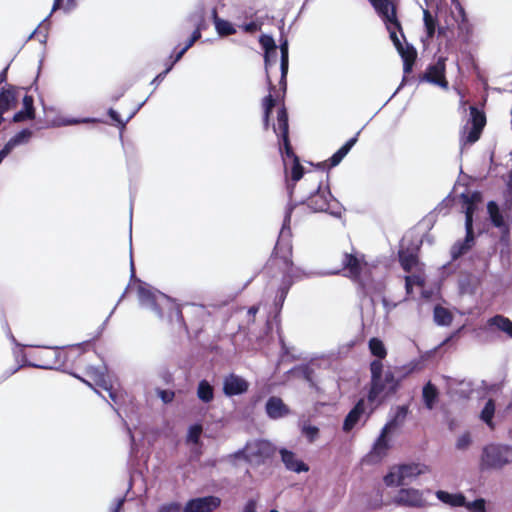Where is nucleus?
<instances>
[{
    "label": "nucleus",
    "instance_id": "79ce46f5",
    "mask_svg": "<svg viewBox=\"0 0 512 512\" xmlns=\"http://www.w3.org/2000/svg\"><path fill=\"white\" fill-rule=\"evenodd\" d=\"M189 48L185 45L184 47H182L181 49H179L178 51H176V49L174 50V52L171 54L170 58L172 59V61L170 62V64L166 67V69L161 72L160 74H158L155 78V80H163L165 78V76L167 75V73L172 69V67L174 66L175 63H177L182 57L183 55L187 52Z\"/></svg>",
    "mask_w": 512,
    "mask_h": 512
},
{
    "label": "nucleus",
    "instance_id": "c03bdc74",
    "mask_svg": "<svg viewBox=\"0 0 512 512\" xmlns=\"http://www.w3.org/2000/svg\"><path fill=\"white\" fill-rule=\"evenodd\" d=\"M277 55H278L277 48H275L274 49V53H271L268 58H264L265 70H266V78H267V82H268V86H269L270 90H274L275 89V85L271 81V78H270V75H269V67L276 64V62H277Z\"/></svg>",
    "mask_w": 512,
    "mask_h": 512
},
{
    "label": "nucleus",
    "instance_id": "2eb2a0df",
    "mask_svg": "<svg viewBox=\"0 0 512 512\" xmlns=\"http://www.w3.org/2000/svg\"><path fill=\"white\" fill-rule=\"evenodd\" d=\"M465 212V230L473 228V215L478 203L482 201V194L479 191L462 193L460 195Z\"/></svg>",
    "mask_w": 512,
    "mask_h": 512
},
{
    "label": "nucleus",
    "instance_id": "bb28decb",
    "mask_svg": "<svg viewBox=\"0 0 512 512\" xmlns=\"http://www.w3.org/2000/svg\"><path fill=\"white\" fill-rule=\"evenodd\" d=\"M474 243V231L473 228L471 230H466L465 239L463 241L456 242L451 248V258L453 260H457L462 255L467 253Z\"/></svg>",
    "mask_w": 512,
    "mask_h": 512
},
{
    "label": "nucleus",
    "instance_id": "b1692460",
    "mask_svg": "<svg viewBox=\"0 0 512 512\" xmlns=\"http://www.w3.org/2000/svg\"><path fill=\"white\" fill-rule=\"evenodd\" d=\"M266 413L271 419H279L289 414L290 410L283 400L276 396H271L265 405Z\"/></svg>",
    "mask_w": 512,
    "mask_h": 512
},
{
    "label": "nucleus",
    "instance_id": "4c0bfd02",
    "mask_svg": "<svg viewBox=\"0 0 512 512\" xmlns=\"http://www.w3.org/2000/svg\"><path fill=\"white\" fill-rule=\"evenodd\" d=\"M453 315L445 307L436 305L434 308V321L441 326H448L452 323Z\"/></svg>",
    "mask_w": 512,
    "mask_h": 512
},
{
    "label": "nucleus",
    "instance_id": "a211bd4d",
    "mask_svg": "<svg viewBox=\"0 0 512 512\" xmlns=\"http://www.w3.org/2000/svg\"><path fill=\"white\" fill-rule=\"evenodd\" d=\"M249 383L236 374H229L223 382V392L226 396L232 397L244 394L248 391Z\"/></svg>",
    "mask_w": 512,
    "mask_h": 512
},
{
    "label": "nucleus",
    "instance_id": "6ab92c4d",
    "mask_svg": "<svg viewBox=\"0 0 512 512\" xmlns=\"http://www.w3.org/2000/svg\"><path fill=\"white\" fill-rule=\"evenodd\" d=\"M358 135L359 132L354 137L350 138L342 147H340L327 161L318 163L317 167L322 169L321 172L337 166L356 144Z\"/></svg>",
    "mask_w": 512,
    "mask_h": 512
},
{
    "label": "nucleus",
    "instance_id": "58836bf2",
    "mask_svg": "<svg viewBox=\"0 0 512 512\" xmlns=\"http://www.w3.org/2000/svg\"><path fill=\"white\" fill-rule=\"evenodd\" d=\"M423 21L426 31V37L428 40H432L436 33L437 28V18L431 14L428 9L423 11Z\"/></svg>",
    "mask_w": 512,
    "mask_h": 512
},
{
    "label": "nucleus",
    "instance_id": "a19ab883",
    "mask_svg": "<svg viewBox=\"0 0 512 512\" xmlns=\"http://www.w3.org/2000/svg\"><path fill=\"white\" fill-rule=\"evenodd\" d=\"M369 349L371 354L378 359H384L387 356V350L379 338L373 337L369 340Z\"/></svg>",
    "mask_w": 512,
    "mask_h": 512
},
{
    "label": "nucleus",
    "instance_id": "9b49d317",
    "mask_svg": "<svg viewBox=\"0 0 512 512\" xmlns=\"http://www.w3.org/2000/svg\"><path fill=\"white\" fill-rule=\"evenodd\" d=\"M446 57H439L436 63L427 67L423 79L429 83L438 85L444 89L448 88V81L445 76L446 72Z\"/></svg>",
    "mask_w": 512,
    "mask_h": 512
},
{
    "label": "nucleus",
    "instance_id": "69168bd1",
    "mask_svg": "<svg viewBox=\"0 0 512 512\" xmlns=\"http://www.w3.org/2000/svg\"><path fill=\"white\" fill-rule=\"evenodd\" d=\"M256 507H257V502L256 500L254 499H249L244 508H243V511L242 512H257L256 511Z\"/></svg>",
    "mask_w": 512,
    "mask_h": 512
},
{
    "label": "nucleus",
    "instance_id": "bf43d9fd",
    "mask_svg": "<svg viewBox=\"0 0 512 512\" xmlns=\"http://www.w3.org/2000/svg\"><path fill=\"white\" fill-rule=\"evenodd\" d=\"M17 145L10 139L4 147L0 150V163L2 160L11 153V151L16 147Z\"/></svg>",
    "mask_w": 512,
    "mask_h": 512
},
{
    "label": "nucleus",
    "instance_id": "de8ad7c7",
    "mask_svg": "<svg viewBox=\"0 0 512 512\" xmlns=\"http://www.w3.org/2000/svg\"><path fill=\"white\" fill-rule=\"evenodd\" d=\"M280 53H281V63L280 68H283V70L286 69V67L289 66V52H288V41L285 39L280 44Z\"/></svg>",
    "mask_w": 512,
    "mask_h": 512
},
{
    "label": "nucleus",
    "instance_id": "9d476101",
    "mask_svg": "<svg viewBox=\"0 0 512 512\" xmlns=\"http://www.w3.org/2000/svg\"><path fill=\"white\" fill-rule=\"evenodd\" d=\"M399 383L395 379V376L392 371H387L384 375V378L382 376H379V378L371 379L370 382V389L368 392V401L374 402L378 396L385 392L386 395H392L396 393L398 389Z\"/></svg>",
    "mask_w": 512,
    "mask_h": 512
},
{
    "label": "nucleus",
    "instance_id": "49530a36",
    "mask_svg": "<svg viewBox=\"0 0 512 512\" xmlns=\"http://www.w3.org/2000/svg\"><path fill=\"white\" fill-rule=\"evenodd\" d=\"M77 6V0H54L52 12L58 9L71 11Z\"/></svg>",
    "mask_w": 512,
    "mask_h": 512
},
{
    "label": "nucleus",
    "instance_id": "052dcab7",
    "mask_svg": "<svg viewBox=\"0 0 512 512\" xmlns=\"http://www.w3.org/2000/svg\"><path fill=\"white\" fill-rule=\"evenodd\" d=\"M17 145L10 139L4 147L0 150V163L2 160L11 153V151L16 147Z\"/></svg>",
    "mask_w": 512,
    "mask_h": 512
},
{
    "label": "nucleus",
    "instance_id": "6e6552de",
    "mask_svg": "<svg viewBox=\"0 0 512 512\" xmlns=\"http://www.w3.org/2000/svg\"><path fill=\"white\" fill-rule=\"evenodd\" d=\"M385 25L389 32L391 41L393 42L396 50L398 51V53L400 54V56L403 60L404 74H410L413 70V66L417 59L416 49L410 44H406V46H404L401 43L399 37L397 36V31H399L401 33L402 37L404 38V34H403V30H402V26H401L400 22H399V27H396L395 25H393L391 23H387Z\"/></svg>",
    "mask_w": 512,
    "mask_h": 512
},
{
    "label": "nucleus",
    "instance_id": "a878e982",
    "mask_svg": "<svg viewBox=\"0 0 512 512\" xmlns=\"http://www.w3.org/2000/svg\"><path fill=\"white\" fill-rule=\"evenodd\" d=\"M409 409L408 406L402 405L397 406L394 414L389 419V421L384 425L381 431L386 434L393 432L394 430L402 427L406 421Z\"/></svg>",
    "mask_w": 512,
    "mask_h": 512
},
{
    "label": "nucleus",
    "instance_id": "7ed1b4c3",
    "mask_svg": "<svg viewBox=\"0 0 512 512\" xmlns=\"http://www.w3.org/2000/svg\"><path fill=\"white\" fill-rule=\"evenodd\" d=\"M324 177L328 179V174L324 175L323 172L316 171L306 172L304 182L311 189L306 204L314 212H326L337 215L339 214V203L331 194L329 186H323Z\"/></svg>",
    "mask_w": 512,
    "mask_h": 512
},
{
    "label": "nucleus",
    "instance_id": "4468645a",
    "mask_svg": "<svg viewBox=\"0 0 512 512\" xmlns=\"http://www.w3.org/2000/svg\"><path fill=\"white\" fill-rule=\"evenodd\" d=\"M487 212L492 225L499 229L501 240H508L510 238V225L505 221L499 205L495 201H489L487 203Z\"/></svg>",
    "mask_w": 512,
    "mask_h": 512
},
{
    "label": "nucleus",
    "instance_id": "f8f14e48",
    "mask_svg": "<svg viewBox=\"0 0 512 512\" xmlns=\"http://www.w3.org/2000/svg\"><path fill=\"white\" fill-rule=\"evenodd\" d=\"M395 503L400 506L423 508L427 505L423 493L414 488H402L395 497Z\"/></svg>",
    "mask_w": 512,
    "mask_h": 512
},
{
    "label": "nucleus",
    "instance_id": "603ef678",
    "mask_svg": "<svg viewBox=\"0 0 512 512\" xmlns=\"http://www.w3.org/2000/svg\"><path fill=\"white\" fill-rule=\"evenodd\" d=\"M302 433L309 442H313L319 435V429L316 426L305 425L302 428Z\"/></svg>",
    "mask_w": 512,
    "mask_h": 512
},
{
    "label": "nucleus",
    "instance_id": "1a4fd4ad",
    "mask_svg": "<svg viewBox=\"0 0 512 512\" xmlns=\"http://www.w3.org/2000/svg\"><path fill=\"white\" fill-rule=\"evenodd\" d=\"M385 25L389 32L391 41L393 42L396 50L398 51V53L400 54V56L403 60L404 74H410L413 70V66L417 59L416 49L410 44H406V46H404L401 43L399 37L397 36V31H399L401 33L402 37L404 38V34H403V30H402V26H401L400 22H399V27H396L395 25H393L391 23H387Z\"/></svg>",
    "mask_w": 512,
    "mask_h": 512
},
{
    "label": "nucleus",
    "instance_id": "423d86ee",
    "mask_svg": "<svg viewBox=\"0 0 512 512\" xmlns=\"http://www.w3.org/2000/svg\"><path fill=\"white\" fill-rule=\"evenodd\" d=\"M512 462V447L509 445L491 443L482 450L480 469H501Z\"/></svg>",
    "mask_w": 512,
    "mask_h": 512
},
{
    "label": "nucleus",
    "instance_id": "0e129e2a",
    "mask_svg": "<svg viewBox=\"0 0 512 512\" xmlns=\"http://www.w3.org/2000/svg\"><path fill=\"white\" fill-rule=\"evenodd\" d=\"M243 30L247 33H255L256 31H258L260 29V26L255 23V22H249V23H246L245 25H243Z\"/></svg>",
    "mask_w": 512,
    "mask_h": 512
},
{
    "label": "nucleus",
    "instance_id": "09e8293b",
    "mask_svg": "<svg viewBox=\"0 0 512 512\" xmlns=\"http://www.w3.org/2000/svg\"><path fill=\"white\" fill-rule=\"evenodd\" d=\"M32 132L29 129H22L18 133H16L11 139L16 145H20L22 143L28 142L31 138Z\"/></svg>",
    "mask_w": 512,
    "mask_h": 512
},
{
    "label": "nucleus",
    "instance_id": "f704fd0d",
    "mask_svg": "<svg viewBox=\"0 0 512 512\" xmlns=\"http://www.w3.org/2000/svg\"><path fill=\"white\" fill-rule=\"evenodd\" d=\"M196 394L201 402L210 403L214 400V387L203 379L198 383Z\"/></svg>",
    "mask_w": 512,
    "mask_h": 512
},
{
    "label": "nucleus",
    "instance_id": "c9c22d12",
    "mask_svg": "<svg viewBox=\"0 0 512 512\" xmlns=\"http://www.w3.org/2000/svg\"><path fill=\"white\" fill-rule=\"evenodd\" d=\"M251 449V455L253 457L258 458H268L272 455L273 449L271 444L264 440L256 441L252 446L249 447Z\"/></svg>",
    "mask_w": 512,
    "mask_h": 512
},
{
    "label": "nucleus",
    "instance_id": "0eeeda50",
    "mask_svg": "<svg viewBox=\"0 0 512 512\" xmlns=\"http://www.w3.org/2000/svg\"><path fill=\"white\" fill-rule=\"evenodd\" d=\"M470 117L463 128L460 136V142L462 145H472L477 142L486 126V115L485 112L476 106H470Z\"/></svg>",
    "mask_w": 512,
    "mask_h": 512
},
{
    "label": "nucleus",
    "instance_id": "4be33fe9",
    "mask_svg": "<svg viewBox=\"0 0 512 512\" xmlns=\"http://www.w3.org/2000/svg\"><path fill=\"white\" fill-rule=\"evenodd\" d=\"M137 295L142 304L150 306L159 317H163V312L157 302L156 294L146 284L142 282L138 284Z\"/></svg>",
    "mask_w": 512,
    "mask_h": 512
},
{
    "label": "nucleus",
    "instance_id": "72a5a7b5",
    "mask_svg": "<svg viewBox=\"0 0 512 512\" xmlns=\"http://www.w3.org/2000/svg\"><path fill=\"white\" fill-rule=\"evenodd\" d=\"M487 323L490 327H495L512 338V321L508 317L495 315L489 318Z\"/></svg>",
    "mask_w": 512,
    "mask_h": 512
},
{
    "label": "nucleus",
    "instance_id": "ea45409f",
    "mask_svg": "<svg viewBox=\"0 0 512 512\" xmlns=\"http://www.w3.org/2000/svg\"><path fill=\"white\" fill-rule=\"evenodd\" d=\"M495 413V402L493 399H489L484 408L481 411L480 418L485 422L491 429L494 428L493 417Z\"/></svg>",
    "mask_w": 512,
    "mask_h": 512
},
{
    "label": "nucleus",
    "instance_id": "8fccbe9b",
    "mask_svg": "<svg viewBox=\"0 0 512 512\" xmlns=\"http://www.w3.org/2000/svg\"><path fill=\"white\" fill-rule=\"evenodd\" d=\"M384 483L387 485V486H401L403 485V481L400 480V477H399V471L397 470L396 472H389L387 475L384 476Z\"/></svg>",
    "mask_w": 512,
    "mask_h": 512
},
{
    "label": "nucleus",
    "instance_id": "39448f33",
    "mask_svg": "<svg viewBox=\"0 0 512 512\" xmlns=\"http://www.w3.org/2000/svg\"><path fill=\"white\" fill-rule=\"evenodd\" d=\"M292 243L290 240L279 238L275 244L273 252L268 259L265 269L273 273L274 270H279L283 276L292 275L293 261H292Z\"/></svg>",
    "mask_w": 512,
    "mask_h": 512
},
{
    "label": "nucleus",
    "instance_id": "a18cd8bd",
    "mask_svg": "<svg viewBox=\"0 0 512 512\" xmlns=\"http://www.w3.org/2000/svg\"><path fill=\"white\" fill-rule=\"evenodd\" d=\"M203 428L201 424H194L190 426L188 430L187 440L194 444H198L200 440V436L202 434Z\"/></svg>",
    "mask_w": 512,
    "mask_h": 512
},
{
    "label": "nucleus",
    "instance_id": "dca6fc26",
    "mask_svg": "<svg viewBox=\"0 0 512 512\" xmlns=\"http://www.w3.org/2000/svg\"><path fill=\"white\" fill-rule=\"evenodd\" d=\"M377 14L385 24L391 23L399 27L396 6L390 0H369Z\"/></svg>",
    "mask_w": 512,
    "mask_h": 512
},
{
    "label": "nucleus",
    "instance_id": "338daca9",
    "mask_svg": "<svg viewBox=\"0 0 512 512\" xmlns=\"http://www.w3.org/2000/svg\"><path fill=\"white\" fill-rule=\"evenodd\" d=\"M258 311H259V306H257V305H253L248 309L247 314L249 317V320H248L249 323L255 322V316L258 313Z\"/></svg>",
    "mask_w": 512,
    "mask_h": 512
},
{
    "label": "nucleus",
    "instance_id": "e2e57ef3",
    "mask_svg": "<svg viewBox=\"0 0 512 512\" xmlns=\"http://www.w3.org/2000/svg\"><path fill=\"white\" fill-rule=\"evenodd\" d=\"M280 69H281V78L279 81V85H280V90H282V93L284 95L286 93V89H287L288 67H286L285 70H283V68H280Z\"/></svg>",
    "mask_w": 512,
    "mask_h": 512
},
{
    "label": "nucleus",
    "instance_id": "cd10ccee",
    "mask_svg": "<svg viewBox=\"0 0 512 512\" xmlns=\"http://www.w3.org/2000/svg\"><path fill=\"white\" fill-rule=\"evenodd\" d=\"M35 118V109H34V98L31 95H25L23 97V109L16 112L13 116V121L23 122L26 120H33Z\"/></svg>",
    "mask_w": 512,
    "mask_h": 512
},
{
    "label": "nucleus",
    "instance_id": "f03ea898",
    "mask_svg": "<svg viewBox=\"0 0 512 512\" xmlns=\"http://www.w3.org/2000/svg\"><path fill=\"white\" fill-rule=\"evenodd\" d=\"M273 131L278 137L279 150L284 162L285 174L288 173L286 159H291L293 164L290 171V180L287 181V188L290 195L293 194L296 183L304 177V167L299 157L294 152L289 138L288 112L284 104L277 111V123L273 125Z\"/></svg>",
    "mask_w": 512,
    "mask_h": 512
},
{
    "label": "nucleus",
    "instance_id": "6e6d98bb",
    "mask_svg": "<svg viewBox=\"0 0 512 512\" xmlns=\"http://www.w3.org/2000/svg\"><path fill=\"white\" fill-rule=\"evenodd\" d=\"M469 510L474 512H485V501L484 499H476L471 503L465 505Z\"/></svg>",
    "mask_w": 512,
    "mask_h": 512
},
{
    "label": "nucleus",
    "instance_id": "e433bc0d",
    "mask_svg": "<svg viewBox=\"0 0 512 512\" xmlns=\"http://www.w3.org/2000/svg\"><path fill=\"white\" fill-rule=\"evenodd\" d=\"M213 17L216 31L220 36H229L236 33V29L232 23L218 17L216 9L213 10Z\"/></svg>",
    "mask_w": 512,
    "mask_h": 512
},
{
    "label": "nucleus",
    "instance_id": "c756f323",
    "mask_svg": "<svg viewBox=\"0 0 512 512\" xmlns=\"http://www.w3.org/2000/svg\"><path fill=\"white\" fill-rule=\"evenodd\" d=\"M437 499L450 507H462L466 505V498L462 493H449L438 490L435 493Z\"/></svg>",
    "mask_w": 512,
    "mask_h": 512
},
{
    "label": "nucleus",
    "instance_id": "393cba45",
    "mask_svg": "<svg viewBox=\"0 0 512 512\" xmlns=\"http://www.w3.org/2000/svg\"><path fill=\"white\" fill-rule=\"evenodd\" d=\"M364 412L365 401L364 399H360L345 417L342 427L343 431L350 432L358 424Z\"/></svg>",
    "mask_w": 512,
    "mask_h": 512
},
{
    "label": "nucleus",
    "instance_id": "4d7b16f0",
    "mask_svg": "<svg viewBox=\"0 0 512 512\" xmlns=\"http://www.w3.org/2000/svg\"><path fill=\"white\" fill-rule=\"evenodd\" d=\"M108 115L111 118V120L120 128H124L127 121L129 120V119H127L126 121H123L122 118L120 117L119 113L116 110H114L113 108H110L108 110Z\"/></svg>",
    "mask_w": 512,
    "mask_h": 512
},
{
    "label": "nucleus",
    "instance_id": "3c124183",
    "mask_svg": "<svg viewBox=\"0 0 512 512\" xmlns=\"http://www.w3.org/2000/svg\"><path fill=\"white\" fill-rule=\"evenodd\" d=\"M381 360L382 359H376L370 363L371 379L376 380L379 376H382L383 363Z\"/></svg>",
    "mask_w": 512,
    "mask_h": 512
},
{
    "label": "nucleus",
    "instance_id": "774afa93",
    "mask_svg": "<svg viewBox=\"0 0 512 512\" xmlns=\"http://www.w3.org/2000/svg\"><path fill=\"white\" fill-rule=\"evenodd\" d=\"M124 501H125V499H124V498L119 499V500L117 501V503H116V505H115V507H114V509H113V511H112V512H120V511H121V509H122V507H123Z\"/></svg>",
    "mask_w": 512,
    "mask_h": 512
},
{
    "label": "nucleus",
    "instance_id": "473e14b6",
    "mask_svg": "<svg viewBox=\"0 0 512 512\" xmlns=\"http://www.w3.org/2000/svg\"><path fill=\"white\" fill-rule=\"evenodd\" d=\"M276 88L274 90L269 89V94L265 96L262 100V107H263V126L265 130H268L270 126V117L273 108L276 105V98L272 95V92H275Z\"/></svg>",
    "mask_w": 512,
    "mask_h": 512
},
{
    "label": "nucleus",
    "instance_id": "412c9836",
    "mask_svg": "<svg viewBox=\"0 0 512 512\" xmlns=\"http://www.w3.org/2000/svg\"><path fill=\"white\" fill-rule=\"evenodd\" d=\"M398 471L400 480L403 481V485H406L417 476L430 472V468L425 464L410 463L398 466Z\"/></svg>",
    "mask_w": 512,
    "mask_h": 512
},
{
    "label": "nucleus",
    "instance_id": "680f3d73",
    "mask_svg": "<svg viewBox=\"0 0 512 512\" xmlns=\"http://www.w3.org/2000/svg\"><path fill=\"white\" fill-rule=\"evenodd\" d=\"M170 311H171V315L174 314L177 318V320L185 327V329L187 330V327H186V324L184 322V318H183V314H182V311L181 309L176 306V305H173V304H170Z\"/></svg>",
    "mask_w": 512,
    "mask_h": 512
},
{
    "label": "nucleus",
    "instance_id": "20e7f679",
    "mask_svg": "<svg viewBox=\"0 0 512 512\" xmlns=\"http://www.w3.org/2000/svg\"><path fill=\"white\" fill-rule=\"evenodd\" d=\"M341 273L357 284L358 291L363 297L368 295L371 272L363 254L344 252L341 256V268L332 272L334 275Z\"/></svg>",
    "mask_w": 512,
    "mask_h": 512
},
{
    "label": "nucleus",
    "instance_id": "c85d7f7f",
    "mask_svg": "<svg viewBox=\"0 0 512 512\" xmlns=\"http://www.w3.org/2000/svg\"><path fill=\"white\" fill-rule=\"evenodd\" d=\"M188 20L195 26L191 37L186 43L188 48H191L196 41L201 38V31L205 28V17L204 12L200 11L189 16Z\"/></svg>",
    "mask_w": 512,
    "mask_h": 512
},
{
    "label": "nucleus",
    "instance_id": "5701e85b",
    "mask_svg": "<svg viewBox=\"0 0 512 512\" xmlns=\"http://www.w3.org/2000/svg\"><path fill=\"white\" fill-rule=\"evenodd\" d=\"M280 455L282 462L288 470L296 473L309 471V466L302 460H299L294 452L283 448L280 450Z\"/></svg>",
    "mask_w": 512,
    "mask_h": 512
},
{
    "label": "nucleus",
    "instance_id": "37998d69",
    "mask_svg": "<svg viewBox=\"0 0 512 512\" xmlns=\"http://www.w3.org/2000/svg\"><path fill=\"white\" fill-rule=\"evenodd\" d=\"M259 43L264 49V58H268L271 53H274V49L277 48L273 37L269 35H261Z\"/></svg>",
    "mask_w": 512,
    "mask_h": 512
},
{
    "label": "nucleus",
    "instance_id": "2f4dec72",
    "mask_svg": "<svg viewBox=\"0 0 512 512\" xmlns=\"http://www.w3.org/2000/svg\"><path fill=\"white\" fill-rule=\"evenodd\" d=\"M439 392L437 387L430 381L426 383L422 390L423 402L427 409L431 410L434 408L438 400Z\"/></svg>",
    "mask_w": 512,
    "mask_h": 512
},
{
    "label": "nucleus",
    "instance_id": "f3484780",
    "mask_svg": "<svg viewBox=\"0 0 512 512\" xmlns=\"http://www.w3.org/2000/svg\"><path fill=\"white\" fill-rule=\"evenodd\" d=\"M387 436L388 434L381 431L371 451L365 456L364 462L367 464H376L381 462L387 456L390 449Z\"/></svg>",
    "mask_w": 512,
    "mask_h": 512
},
{
    "label": "nucleus",
    "instance_id": "aec40b11",
    "mask_svg": "<svg viewBox=\"0 0 512 512\" xmlns=\"http://www.w3.org/2000/svg\"><path fill=\"white\" fill-rule=\"evenodd\" d=\"M420 246L401 248L398 252L399 263L402 269L410 273L419 263Z\"/></svg>",
    "mask_w": 512,
    "mask_h": 512
},
{
    "label": "nucleus",
    "instance_id": "ddd939ff",
    "mask_svg": "<svg viewBox=\"0 0 512 512\" xmlns=\"http://www.w3.org/2000/svg\"><path fill=\"white\" fill-rule=\"evenodd\" d=\"M221 505L217 496H205L190 499L183 508V512H213Z\"/></svg>",
    "mask_w": 512,
    "mask_h": 512
},
{
    "label": "nucleus",
    "instance_id": "f257e3e1",
    "mask_svg": "<svg viewBox=\"0 0 512 512\" xmlns=\"http://www.w3.org/2000/svg\"><path fill=\"white\" fill-rule=\"evenodd\" d=\"M40 358L43 360L40 365L46 369H76L86 375L94 384L109 391V396L116 402V395L107 386L105 374L99 368L86 365L87 357L79 346L70 349L44 348L40 351Z\"/></svg>",
    "mask_w": 512,
    "mask_h": 512
},
{
    "label": "nucleus",
    "instance_id": "864d4df0",
    "mask_svg": "<svg viewBox=\"0 0 512 512\" xmlns=\"http://www.w3.org/2000/svg\"><path fill=\"white\" fill-rule=\"evenodd\" d=\"M157 395L163 403H171L175 398V392L172 390L157 389Z\"/></svg>",
    "mask_w": 512,
    "mask_h": 512
},
{
    "label": "nucleus",
    "instance_id": "7c9ffc66",
    "mask_svg": "<svg viewBox=\"0 0 512 512\" xmlns=\"http://www.w3.org/2000/svg\"><path fill=\"white\" fill-rule=\"evenodd\" d=\"M293 284L292 275H284L282 277V282L277 290L274 305L280 311L283 307L285 299L288 295V292Z\"/></svg>",
    "mask_w": 512,
    "mask_h": 512
},
{
    "label": "nucleus",
    "instance_id": "5fc2aeb1",
    "mask_svg": "<svg viewBox=\"0 0 512 512\" xmlns=\"http://www.w3.org/2000/svg\"><path fill=\"white\" fill-rule=\"evenodd\" d=\"M182 507L178 502L163 504L159 507L158 512H181Z\"/></svg>",
    "mask_w": 512,
    "mask_h": 512
},
{
    "label": "nucleus",
    "instance_id": "13d9d810",
    "mask_svg": "<svg viewBox=\"0 0 512 512\" xmlns=\"http://www.w3.org/2000/svg\"><path fill=\"white\" fill-rule=\"evenodd\" d=\"M470 444H471V437H470L469 433H465L458 438V440L456 442V447H457V449L463 450V449H466Z\"/></svg>",
    "mask_w": 512,
    "mask_h": 512
}]
</instances>
